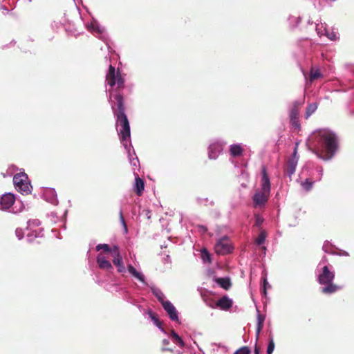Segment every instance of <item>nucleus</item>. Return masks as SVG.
I'll return each instance as SVG.
<instances>
[{
	"label": "nucleus",
	"instance_id": "de8ad7c7",
	"mask_svg": "<svg viewBox=\"0 0 354 354\" xmlns=\"http://www.w3.org/2000/svg\"><path fill=\"white\" fill-rule=\"evenodd\" d=\"M304 102V97L296 100L292 103V108H296L299 109V107L301 106Z\"/></svg>",
	"mask_w": 354,
	"mask_h": 354
},
{
	"label": "nucleus",
	"instance_id": "c85d7f7f",
	"mask_svg": "<svg viewBox=\"0 0 354 354\" xmlns=\"http://www.w3.org/2000/svg\"><path fill=\"white\" fill-rule=\"evenodd\" d=\"M288 22L290 28L291 29H295L298 27L299 24L301 22L300 17H295L293 15H290L288 19Z\"/></svg>",
	"mask_w": 354,
	"mask_h": 354
},
{
	"label": "nucleus",
	"instance_id": "a211bd4d",
	"mask_svg": "<svg viewBox=\"0 0 354 354\" xmlns=\"http://www.w3.org/2000/svg\"><path fill=\"white\" fill-rule=\"evenodd\" d=\"M96 261L99 268L101 269L109 272L113 270V267L111 265V262L100 254L97 256Z\"/></svg>",
	"mask_w": 354,
	"mask_h": 354
},
{
	"label": "nucleus",
	"instance_id": "13d9d810",
	"mask_svg": "<svg viewBox=\"0 0 354 354\" xmlns=\"http://www.w3.org/2000/svg\"><path fill=\"white\" fill-rule=\"evenodd\" d=\"M103 248V244L100 243L96 246V250L100 251Z\"/></svg>",
	"mask_w": 354,
	"mask_h": 354
},
{
	"label": "nucleus",
	"instance_id": "0e129e2a",
	"mask_svg": "<svg viewBox=\"0 0 354 354\" xmlns=\"http://www.w3.org/2000/svg\"><path fill=\"white\" fill-rule=\"evenodd\" d=\"M201 230H203L204 232H206L207 231V227L203 226V225H201L199 227Z\"/></svg>",
	"mask_w": 354,
	"mask_h": 354
},
{
	"label": "nucleus",
	"instance_id": "39448f33",
	"mask_svg": "<svg viewBox=\"0 0 354 354\" xmlns=\"http://www.w3.org/2000/svg\"><path fill=\"white\" fill-rule=\"evenodd\" d=\"M28 175L25 172H20L13 177V183L15 189L21 194H28L31 192L32 186L28 182Z\"/></svg>",
	"mask_w": 354,
	"mask_h": 354
},
{
	"label": "nucleus",
	"instance_id": "9d476101",
	"mask_svg": "<svg viewBox=\"0 0 354 354\" xmlns=\"http://www.w3.org/2000/svg\"><path fill=\"white\" fill-rule=\"evenodd\" d=\"M225 143L221 140H217L209 145L208 157L209 159L216 160L221 153Z\"/></svg>",
	"mask_w": 354,
	"mask_h": 354
},
{
	"label": "nucleus",
	"instance_id": "58836bf2",
	"mask_svg": "<svg viewBox=\"0 0 354 354\" xmlns=\"http://www.w3.org/2000/svg\"><path fill=\"white\" fill-rule=\"evenodd\" d=\"M129 163L133 167V171H136V168H137L138 171L139 170L140 162L138 157H134V159H130Z\"/></svg>",
	"mask_w": 354,
	"mask_h": 354
},
{
	"label": "nucleus",
	"instance_id": "72a5a7b5",
	"mask_svg": "<svg viewBox=\"0 0 354 354\" xmlns=\"http://www.w3.org/2000/svg\"><path fill=\"white\" fill-rule=\"evenodd\" d=\"M196 201V203L200 205H204L207 206L209 205L210 206H214L215 204L214 201H209L208 198L197 197Z\"/></svg>",
	"mask_w": 354,
	"mask_h": 354
},
{
	"label": "nucleus",
	"instance_id": "a18cd8bd",
	"mask_svg": "<svg viewBox=\"0 0 354 354\" xmlns=\"http://www.w3.org/2000/svg\"><path fill=\"white\" fill-rule=\"evenodd\" d=\"M353 91L350 93V100L347 103V106L348 109L351 108V106L354 104V86L351 87Z\"/></svg>",
	"mask_w": 354,
	"mask_h": 354
},
{
	"label": "nucleus",
	"instance_id": "79ce46f5",
	"mask_svg": "<svg viewBox=\"0 0 354 354\" xmlns=\"http://www.w3.org/2000/svg\"><path fill=\"white\" fill-rule=\"evenodd\" d=\"M262 286H263L262 293L264 295H267V288L271 287L270 285L269 284V283L268 282L266 277H264L262 279Z\"/></svg>",
	"mask_w": 354,
	"mask_h": 354
},
{
	"label": "nucleus",
	"instance_id": "37998d69",
	"mask_svg": "<svg viewBox=\"0 0 354 354\" xmlns=\"http://www.w3.org/2000/svg\"><path fill=\"white\" fill-rule=\"evenodd\" d=\"M289 118L295 120L297 119V118H299V109L291 107L289 111Z\"/></svg>",
	"mask_w": 354,
	"mask_h": 354
},
{
	"label": "nucleus",
	"instance_id": "6e6552de",
	"mask_svg": "<svg viewBox=\"0 0 354 354\" xmlns=\"http://www.w3.org/2000/svg\"><path fill=\"white\" fill-rule=\"evenodd\" d=\"M234 250L227 236L218 239L214 245L215 252L218 255H225L232 252Z\"/></svg>",
	"mask_w": 354,
	"mask_h": 354
},
{
	"label": "nucleus",
	"instance_id": "f704fd0d",
	"mask_svg": "<svg viewBox=\"0 0 354 354\" xmlns=\"http://www.w3.org/2000/svg\"><path fill=\"white\" fill-rule=\"evenodd\" d=\"M119 218H120V223L122 225L124 233V234H127L128 233V228H127V225L126 224L125 220L124 218L123 212H122V208H120V210H119Z\"/></svg>",
	"mask_w": 354,
	"mask_h": 354
},
{
	"label": "nucleus",
	"instance_id": "680f3d73",
	"mask_svg": "<svg viewBox=\"0 0 354 354\" xmlns=\"http://www.w3.org/2000/svg\"><path fill=\"white\" fill-rule=\"evenodd\" d=\"M261 249H262L264 254H266V250H267L266 247L263 245V246H261Z\"/></svg>",
	"mask_w": 354,
	"mask_h": 354
},
{
	"label": "nucleus",
	"instance_id": "8fccbe9b",
	"mask_svg": "<svg viewBox=\"0 0 354 354\" xmlns=\"http://www.w3.org/2000/svg\"><path fill=\"white\" fill-rule=\"evenodd\" d=\"M344 68L349 74L354 76V66L353 65L346 64L344 65Z\"/></svg>",
	"mask_w": 354,
	"mask_h": 354
},
{
	"label": "nucleus",
	"instance_id": "a19ab883",
	"mask_svg": "<svg viewBox=\"0 0 354 354\" xmlns=\"http://www.w3.org/2000/svg\"><path fill=\"white\" fill-rule=\"evenodd\" d=\"M111 288L109 290L113 292V291H115V292H120V291H122L124 292H127V290L124 288H122L118 283H113L111 286Z\"/></svg>",
	"mask_w": 354,
	"mask_h": 354
},
{
	"label": "nucleus",
	"instance_id": "1a4fd4ad",
	"mask_svg": "<svg viewBox=\"0 0 354 354\" xmlns=\"http://www.w3.org/2000/svg\"><path fill=\"white\" fill-rule=\"evenodd\" d=\"M299 160V156L297 153V144L296 145L292 156L289 158L287 162L286 174L289 177L290 180H292V176L295 174L296 167Z\"/></svg>",
	"mask_w": 354,
	"mask_h": 354
},
{
	"label": "nucleus",
	"instance_id": "4be33fe9",
	"mask_svg": "<svg viewBox=\"0 0 354 354\" xmlns=\"http://www.w3.org/2000/svg\"><path fill=\"white\" fill-rule=\"evenodd\" d=\"M44 236V229L39 228V230H31L26 235V240L28 243H32L36 238H41Z\"/></svg>",
	"mask_w": 354,
	"mask_h": 354
},
{
	"label": "nucleus",
	"instance_id": "2f4dec72",
	"mask_svg": "<svg viewBox=\"0 0 354 354\" xmlns=\"http://www.w3.org/2000/svg\"><path fill=\"white\" fill-rule=\"evenodd\" d=\"M267 236V233L264 230H261L259 236L255 239L254 243L257 245H261L264 243Z\"/></svg>",
	"mask_w": 354,
	"mask_h": 354
},
{
	"label": "nucleus",
	"instance_id": "b1692460",
	"mask_svg": "<svg viewBox=\"0 0 354 354\" xmlns=\"http://www.w3.org/2000/svg\"><path fill=\"white\" fill-rule=\"evenodd\" d=\"M124 142L125 143H122V145L126 150L129 162H130V159H134V157L138 156H136L135 150L131 145V140L125 141Z\"/></svg>",
	"mask_w": 354,
	"mask_h": 354
},
{
	"label": "nucleus",
	"instance_id": "09e8293b",
	"mask_svg": "<svg viewBox=\"0 0 354 354\" xmlns=\"http://www.w3.org/2000/svg\"><path fill=\"white\" fill-rule=\"evenodd\" d=\"M290 122L291 125L295 127V129H300V123L299 121V118H297V119L290 118Z\"/></svg>",
	"mask_w": 354,
	"mask_h": 354
},
{
	"label": "nucleus",
	"instance_id": "603ef678",
	"mask_svg": "<svg viewBox=\"0 0 354 354\" xmlns=\"http://www.w3.org/2000/svg\"><path fill=\"white\" fill-rule=\"evenodd\" d=\"M48 216L50 218V220L53 223H55L57 222V214L54 212H50L48 214Z\"/></svg>",
	"mask_w": 354,
	"mask_h": 354
},
{
	"label": "nucleus",
	"instance_id": "4c0bfd02",
	"mask_svg": "<svg viewBox=\"0 0 354 354\" xmlns=\"http://www.w3.org/2000/svg\"><path fill=\"white\" fill-rule=\"evenodd\" d=\"M251 350L248 346H244L237 349L234 354H250Z\"/></svg>",
	"mask_w": 354,
	"mask_h": 354
},
{
	"label": "nucleus",
	"instance_id": "393cba45",
	"mask_svg": "<svg viewBox=\"0 0 354 354\" xmlns=\"http://www.w3.org/2000/svg\"><path fill=\"white\" fill-rule=\"evenodd\" d=\"M169 337L174 344H177L180 347L183 348L185 346V342L183 339L174 330L171 331Z\"/></svg>",
	"mask_w": 354,
	"mask_h": 354
},
{
	"label": "nucleus",
	"instance_id": "2eb2a0df",
	"mask_svg": "<svg viewBox=\"0 0 354 354\" xmlns=\"http://www.w3.org/2000/svg\"><path fill=\"white\" fill-rule=\"evenodd\" d=\"M308 28L310 30H315L319 37L325 35L327 30V25L325 23L314 24L310 20L308 21Z\"/></svg>",
	"mask_w": 354,
	"mask_h": 354
},
{
	"label": "nucleus",
	"instance_id": "dca6fc26",
	"mask_svg": "<svg viewBox=\"0 0 354 354\" xmlns=\"http://www.w3.org/2000/svg\"><path fill=\"white\" fill-rule=\"evenodd\" d=\"M127 270L132 277L138 280L144 286H149V284L147 282L145 274L138 271L131 264L127 266Z\"/></svg>",
	"mask_w": 354,
	"mask_h": 354
},
{
	"label": "nucleus",
	"instance_id": "864d4df0",
	"mask_svg": "<svg viewBox=\"0 0 354 354\" xmlns=\"http://www.w3.org/2000/svg\"><path fill=\"white\" fill-rule=\"evenodd\" d=\"M0 10H2V13L3 15H11L10 10L3 5L0 6Z\"/></svg>",
	"mask_w": 354,
	"mask_h": 354
},
{
	"label": "nucleus",
	"instance_id": "0eeeda50",
	"mask_svg": "<svg viewBox=\"0 0 354 354\" xmlns=\"http://www.w3.org/2000/svg\"><path fill=\"white\" fill-rule=\"evenodd\" d=\"M315 170L317 173V176H314V174H309L310 177L306 178L301 183V187L307 192H310L313 189L315 183L322 180L324 173V169L322 166H315Z\"/></svg>",
	"mask_w": 354,
	"mask_h": 354
},
{
	"label": "nucleus",
	"instance_id": "412c9836",
	"mask_svg": "<svg viewBox=\"0 0 354 354\" xmlns=\"http://www.w3.org/2000/svg\"><path fill=\"white\" fill-rule=\"evenodd\" d=\"M216 305L221 310H227L232 307V300L225 295L216 301Z\"/></svg>",
	"mask_w": 354,
	"mask_h": 354
},
{
	"label": "nucleus",
	"instance_id": "cd10ccee",
	"mask_svg": "<svg viewBox=\"0 0 354 354\" xmlns=\"http://www.w3.org/2000/svg\"><path fill=\"white\" fill-rule=\"evenodd\" d=\"M334 249H335V245H333L330 241H324L323 246H322V250L324 251V252L330 254H333V255L338 254V253H337L334 251Z\"/></svg>",
	"mask_w": 354,
	"mask_h": 354
},
{
	"label": "nucleus",
	"instance_id": "e433bc0d",
	"mask_svg": "<svg viewBox=\"0 0 354 354\" xmlns=\"http://www.w3.org/2000/svg\"><path fill=\"white\" fill-rule=\"evenodd\" d=\"M41 225V222L38 219L29 220L27 222V229L31 230L32 227H38Z\"/></svg>",
	"mask_w": 354,
	"mask_h": 354
},
{
	"label": "nucleus",
	"instance_id": "f257e3e1",
	"mask_svg": "<svg viewBox=\"0 0 354 354\" xmlns=\"http://www.w3.org/2000/svg\"><path fill=\"white\" fill-rule=\"evenodd\" d=\"M106 80L109 86L106 91L109 95V100L113 99L115 100L114 104H111L113 113L116 118V124H119L121 129L118 130V134L120 136L121 143H125V141L131 140L130 124L124 112V98L122 94L117 93H113L114 88L121 89L124 86V79L119 71H115V68L112 65L109 67V71L106 75Z\"/></svg>",
	"mask_w": 354,
	"mask_h": 354
},
{
	"label": "nucleus",
	"instance_id": "5fc2aeb1",
	"mask_svg": "<svg viewBox=\"0 0 354 354\" xmlns=\"http://www.w3.org/2000/svg\"><path fill=\"white\" fill-rule=\"evenodd\" d=\"M161 351H162V352H164V351H170V352H173V351H174V349H173V348H165V347H163V348H161Z\"/></svg>",
	"mask_w": 354,
	"mask_h": 354
},
{
	"label": "nucleus",
	"instance_id": "473e14b6",
	"mask_svg": "<svg viewBox=\"0 0 354 354\" xmlns=\"http://www.w3.org/2000/svg\"><path fill=\"white\" fill-rule=\"evenodd\" d=\"M274 348L275 344L274 342L273 335H272V333H270L268 337V344L266 350L267 354H272L274 350Z\"/></svg>",
	"mask_w": 354,
	"mask_h": 354
},
{
	"label": "nucleus",
	"instance_id": "ea45409f",
	"mask_svg": "<svg viewBox=\"0 0 354 354\" xmlns=\"http://www.w3.org/2000/svg\"><path fill=\"white\" fill-rule=\"evenodd\" d=\"M324 36L327 37L330 41H335L338 38L335 32L329 31L328 29Z\"/></svg>",
	"mask_w": 354,
	"mask_h": 354
},
{
	"label": "nucleus",
	"instance_id": "20e7f679",
	"mask_svg": "<svg viewBox=\"0 0 354 354\" xmlns=\"http://www.w3.org/2000/svg\"><path fill=\"white\" fill-rule=\"evenodd\" d=\"M271 184L266 167L263 166L261 169V190L256 192L252 197L255 207L264 206L270 195Z\"/></svg>",
	"mask_w": 354,
	"mask_h": 354
},
{
	"label": "nucleus",
	"instance_id": "aec40b11",
	"mask_svg": "<svg viewBox=\"0 0 354 354\" xmlns=\"http://www.w3.org/2000/svg\"><path fill=\"white\" fill-rule=\"evenodd\" d=\"M133 174L135 176L134 191L138 196H141L145 189V182L139 177L136 171H133Z\"/></svg>",
	"mask_w": 354,
	"mask_h": 354
},
{
	"label": "nucleus",
	"instance_id": "a878e982",
	"mask_svg": "<svg viewBox=\"0 0 354 354\" xmlns=\"http://www.w3.org/2000/svg\"><path fill=\"white\" fill-rule=\"evenodd\" d=\"M230 152L232 156L237 157L243 153V148L239 144H233L230 146Z\"/></svg>",
	"mask_w": 354,
	"mask_h": 354
},
{
	"label": "nucleus",
	"instance_id": "3c124183",
	"mask_svg": "<svg viewBox=\"0 0 354 354\" xmlns=\"http://www.w3.org/2000/svg\"><path fill=\"white\" fill-rule=\"evenodd\" d=\"M106 252H113L114 253V246L111 248L108 244L103 243V248H102Z\"/></svg>",
	"mask_w": 354,
	"mask_h": 354
},
{
	"label": "nucleus",
	"instance_id": "e2e57ef3",
	"mask_svg": "<svg viewBox=\"0 0 354 354\" xmlns=\"http://www.w3.org/2000/svg\"><path fill=\"white\" fill-rule=\"evenodd\" d=\"M314 174V175H315L314 176H317V173L316 172L315 168L314 169V170H313V171H312L310 172V174Z\"/></svg>",
	"mask_w": 354,
	"mask_h": 354
},
{
	"label": "nucleus",
	"instance_id": "bf43d9fd",
	"mask_svg": "<svg viewBox=\"0 0 354 354\" xmlns=\"http://www.w3.org/2000/svg\"><path fill=\"white\" fill-rule=\"evenodd\" d=\"M169 344V340L168 339H164L162 340V344L167 345Z\"/></svg>",
	"mask_w": 354,
	"mask_h": 354
},
{
	"label": "nucleus",
	"instance_id": "423d86ee",
	"mask_svg": "<svg viewBox=\"0 0 354 354\" xmlns=\"http://www.w3.org/2000/svg\"><path fill=\"white\" fill-rule=\"evenodd\" d=\"M86 26L88 31H90L93 35L97 37L99 39L104 41L106 44L108 48H109V35L103 26H100V24L95 19H93L90 23H88Z\"/></svg>",
	"mask_w": 354,
	"mask_h": 354
},
{
	"label": "nucleus",
	"instance_id": "7ed1b4c3",
	"mask_svg": "<svg viewBox=\"0 0 354 354\" xmlns=\"http://www.w3.org/2000/svg\"><path fill=\"white\" fill-rule=\"evenodd\" d=\"M315 274L318 283L323 286L321 287V292L323 294L332 295L341 289V287L333 283L335 272L333 266H321V263H319L315 270Z\"/></svg>",
	"mask_w": 354,
	"mask_h": 354
},
{
	"label": "nucleus",
	"instance_id": "f03ea898",
	"mask_svg": "<svg viewBox=\"0 0 354 354\" xmlns=\"http://www.w3.org/2000/svg\"><path fill=\"white\" fill-rule=\"evenodd\" d=\"M314 138L315 146L324 153L322 158L324 160H330L338 149L339 138L337 133L329 129H322L315 133Z\"/></svg>",
	"mask_w": 354,
	"mask_h": 354
},
{
	"label": "nucleus",
	"instance_id": "7c9ffc66",
	"mask_svg": "<svg viewBox=\"0 0 354 354\" xmlns=\"http://www.w3.org/2000/svg\"><path fill=\"white\" fill-rule=\"evenodd\" d=\"M201 259L204 263H212V256L211 254L206 248H203L201 251Z\"/></svg>",
	"mask_w": 354,
	"mask_h": 354
},
{
	"label": "nucleus",
	"instance_id": "49530a36",
	"mask_svg": "<svg viewBox=\"0 0 354 354\" xmlns=\"http://www.w3.org/2000/svg\"><path fill=\"white\" fill-rule=\"evenodd\" d=\"M15 235L19 240H21L24 237V232L23 229L17 227L15 230Z\"/></svg>",
	"mask_w": 354,
	"mask_h": 354
},
{
	"label": "nucleus",
	"instance_id": "69168bd1",
	"mask_svg": "<svg viewBox=\"0 0 354 354\" xmlns=\"http://www.w3.org/2000/svg\"><path fill=\"white\" fill-rule=\"evenodd\" d=\"M336 92H339V91H348V89H346V88H342V89H339V90H335Z\"/></svg>",
	"mask_w": 354,
	"mask_h": 354
},
{
	"label": "nucleus",
	"instance_id": "c9c22d12",
	"mask_svg": "<svg viewBox=\"0 0 354 354\" xmlns=\"http://www.w3.org/2000/svg\"><path fill=\"white\" fill-rule=\"evenodd\" d=\"M322 76V73L319 70L317 69L315 71L311 70L310 73V80L312 82L319 77H321Z\"/></svg>",
	"mask_w": 354,
	"mask_h": 354
},
{
	"label": "nucleus",
	"instance_id": "338daca9",
	"mask_svg": "<svg viewBox=\"0 0 354 354\" xmlns=\"http://www.w3.org/2000/svg\"><path fill=\"white\" fill-rule=\"evenodd\" d=\"M349 113H350L351 115H354V110L351 109Z\"/></svg>",
	"mask_w": 354,
	"mask_h": 354
},
{
	"label": "nucleus",
	"instance_id": "6e6d98bb",
	"mask_svg": "<svg viewBox=\"0 0 354 354\" xmlns=\"http://www.w3.org/2000/svg\"><path fill=\"white\" fill-rule=\"evenodd\" d=\"M254 354H260L259 348L257 345L254 346Z\"/></svg>",
	"mask_w": 354,
	"mask_h": 354
},
{
	"label": "nucleus",
	"instance_id": "f3484780",
	"mask_svg": "<svg viewBox=\"0 0 354 354\" xmlns=\"http://www.w3.org/2000/svg\"><path fill=\"white\" fill-rule=\"evenodd\" d=\"M149 315V317L151 319L153 324L164 334L167 335V332L162 327V322L159 319L156 314L151 309H149L145 313Z\"/></svg>",
	"mask_w": 354,
	"mask_h": 354
},
{
	"label": "nucleus",
	"instance_id": "4d7b16f0",
	"mask_svg": "<svg viewBox=\"0 0 354 354\" xmlns=\"http://www.w3.org/2000/svg\"><path fill=\"white\" fill-rule=\"evenodd\" d=\"M328 262V260H327V258L324 256L321 260V261L319 262V263H321V266L322 265V263H326Z\"/></svg>",
	"mask_w": 354,
	"mask_h": 354
},
{
	"label": "nucleus",
	"instance_id": "bb28decb",
	"mask_svg": "<svg viewBox=\"0 0 354 354\" xmlns=\"http://www.w3.org/2000/svg\"><path fill=\"white\" fill-rule=\"evenodd\" d=\"M266 316L261 315L259 310H257V338H258V336L261 331L263 326V322L265 321Z\"/></svg>",
	"mask_w": 354,
	"mask_h": 354
},
{
	"label": "nucleus",
	"instance_id": "4468645a",
	"mask_svg": "<svg viewBox=\"0 0 354 354\" xmlns=\"http://www.w3.org/2000/svg\"><path fill=\"white\" fill-rule=\"evenodd\" d=\"M113 264L117 267V270L120 273L126 272V268L124 265L123 259L119 252V248L118 245H114V258L113 259Z\"/></svg>",
	"mask_w": 354,
	"mask_h": 354
},
{
	"label": "nucleus",
	"instance_id": "052dcab7",
	"mask_svg": "<svg viewBox=\"0 0 354 354\" xmlns=\"http://www.w3.org/2000/svg\"><path fill=\"white\" fill-rule=\"evenodd\" d=\"M337 255H342V256L348 257L349 254L346 251H343L342 254L338 253Z\"/></svg>",
	"mask_w": 354,
	"mask_h": 354
},
{
	"label": "nucleus",
	"instance_id": "c03bdc74",
	"mask_svg": "<svg viewBox=\"0 0 354 354\" xmlns=\"http://www.w3.org/2000/svg\"><path fill=\"white\" fill-rule=\"evenodd\" d=\"M264 221V218L259 214L254 216V224L257 227H260Z\"/></svg>",
	"mask_w": 354,
	"mask_h": 354
},
{
	"label": "nucleus",
	"instance_id": "f8f14e48",
	"mask_svg": "<svg viewBox=\"0 0 354 354\" xmlns=\"http://www.w3.org/2000/svg\"><path fill=\"white\" fill-rule=\"evenodd\" d=\"M162 306L171 321L178 322L180 323L179 313L170 301L165 302Z\"/></svg>",
	"mask_w": 354,
	"mask_h": 354
},
{
	"label": "nucleus",
	"instance_id": "774afa93",
	"mask_svg": "<svg viewBox=\"0 0 354 354\" xmlns=\"http://www.w3.org/2000/svg\"><path fill=\"white\" fill-rule=\"evenodd\" d=\"M177 354H184L183 352L177 351Z\"/></svg>",
	"mask_w": 354,
	"mask_h": 354
},
{
	"label": "nucleus",
	"instance_id": "5701e85b",
	"mask_svg": "<svg viewBox=\"0 0 354 354\" xmlns=\"http://www.w3.org/2000/svg\"><path fill=\"white\" fill-rule=\"evenodd\" d=\"M214 280L220 287L226 290L232 286L230 278L228 277H215Z\"/></svg>",
	"mask_w": 354,
	"mask_h": 354
},
{
	"label": "nucleus",
	"instance_id": "9b49d317",
	"mask_svg": "<svg viewBox=\"0 0 354 354\" xmlns=\"http://www.w3.org/2000/svg\"><path fill=\"white\" fill-rule=\"evenodd\" d=\"M15 195L8 192L0 196V210L8 211L15 202Z\"/></svg>",
	"mask_w": 354,
	"mask_h": 354
},
{
	"label": "nucleus",
	"instance_id": "c756f323",
	"mask_svg": "<svg viewBox=\"0 0 354 354\" xmlns=\"http://www.w3.org/2000/svg\"><path fill=\"white\" fill-rule=\"evenodd\" d=\"M318 104L317 102H313L309 104L305 112V118L308 119L311 115H313L317 109Z\"/></svg>",
	"mask_w": 354,
	"mask_h": 354
},
{
	"label": "nucleus",
	"instance_id": "ddd939ff",
	"mask_svg": "<svg viewBox=\"0 0 354 354\" xmlns=\"http://www.w3.org/2000/svg\"><path fill=\"white\" fill-rule=\"evenodd\" d=\"M42 196H43V198L46 201H47L54 205H57L58 204L57 192L54 188H51V187L45 188L44 189Z\"/></svg>",
	"mask_w": 354,
	"mask_h": 354
},
{
	"label": "nucleus",
	"instance_id": "6ab92c4d",
	"mask_svg": "<svg viewBox=\"0 0 354 354\" xmlns=\"http://www.w3.org/2000/svg\"><path fill=\"white\" fill-rule=\"evenodd\" d=\"M148 287L150 288L152 294L156 297L157 300L161 304L162 306L165 302H167L168 300L165 299V295L160 288H157L153 284H149Z\"/></svg>",
	"mask_w": 354,
	"mask_h": 354
}]
</instances>
